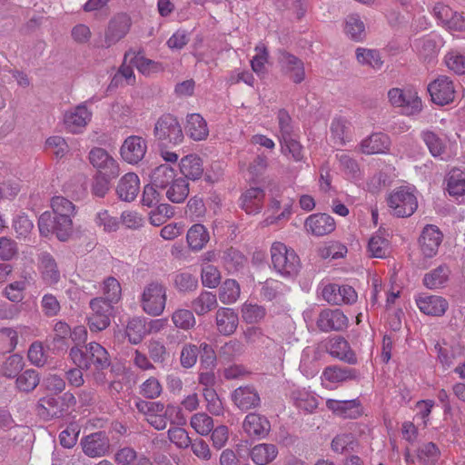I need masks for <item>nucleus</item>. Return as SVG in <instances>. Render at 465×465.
Instances as JSON below:
<instances>
[{"mask_svg": "<svg viewBox=\"0 0 465 465\" xmlns=\"http://www.w3.org/2000/svg\"><path fill=\"white\" fill-rule=\"evenodd\" d=\"M50 206L52 213L45 212L38 219V228L41 235L48 237L55 235L61 241L70 239L74 232L73 218L76 214V206L64 196H54Z\"/></svg>", "mask_w": 465, "mask_h": 465, "instance_id": "nucleus-1", "label": "nucleus"}, {"mask_svg": "<svg viewBox=\"0 0 465 465\" xmlns=\"http://www.w3.org/2000/svg\"><path fill=\"white\" fill-rule=\"evenodd\" d=\"M135 406L138 411L144 415L147 422L158 430H164L168 420L178 425H183L186 422L182 410L178 406L169 404L165 407L159 401L142 400L137 401Z\"/></svg>", "mask_w": 465, "mask_h": 465, "instance_id": "nucleus-2", "label": "nucleus"}, {"mask_svg": "<svg viewBox=\"0 0 465 465\" xmlns=\"http://www.w3.org/2000/svg\"><path fill=\"white\" fill-rule=\"evenodd\" d=\"M69 356L72 361L81 369L100 371L110 365L107 351L97 342H90L85 351L73 347Z\"/></svg>", "mask_w": 465, "mask_h": 465, "instance_id": "nucleus-3", "label": "nucleus"}, {"mask_svg": "<svg viewBox=\"0 0 465 465\" xmlns=\"http://www.w3.org/2000/svg\"><path fill=\"white\" fill-rule=\"evenodd\" d=\"M386 202L393 216L410 217L418 208L417 190L410 185L396 187L388 193Z\"/></svg>", "mask_w": 465, "mask_h": 465, "instance_id": "nucleus-4", "label": "nucleus"}, {"mask_svg": "<svg viewBox=\"0 0 465 465\" xmlns=\"http://www.w3.org/2000/svg\"><path fill=\"white\" fill-rule=\"evenodd\" d=\"M271 260L273 269L283 277H293L298 274L301 262L295 251L281 242L271 246Z\"/></svg>", "mask_w": 465, "mask_h": 465, "instance_id": "nucleus-5", "label": "nucleus"}, {"mask_svg": "<svg viewBox=\"0 0 465 465\" xmlns=\"http://www.w3.org/2000/svg\"><path fill=\"white\" fill-rule=\"evenodd\" d=\"M142 310L148 315L160 316L165 310L167 287L160 282L147 283L139 298Z\"/></svg>", "mask_w": 465, "mask_h": 465, "instance_id": "nucleus-6", "label": "nucleus"}, {"mask_svg": "<svg viewBox=\"0 0 465 465\" xmlns=\"http://www.w3.org/2000/svg\"><path fill=\"white\" fill-rule=\"evenodd\" d=\"M153 135L164 146L177 145L183 141V133L176 117L163 114L155 123Z\"/></svg>", "mask_w": 465, "mask_h": 465, "instance_id": "nucleus-7", "label": "nucleus"}, {"mask_svg": "<svg viewBox=\"0 0 465 465\" xmlns=\"http://www.w3.org/2000/svg\"><path fill=\"white\" fill-rule=\"evenodd\" d=\"M390 103L396 107H401L406 115H415L421 112L422 102L414 87L392 88L388 92Z\"/></svg>", "mask_w": 465, "mask_h": 465, "instance_id": "nucleus-8", "label": "nucleus"}, {"mask_svg": "<svg viewBox=\"0 0 465 465\" xmlns=\"http://www.w3.org/2000/svg\"><path fill=\"white\" fill-rule=\"evenodd\" d=\"M90 104V101H84L68 108L64 113L63 122L68 133L80 134L85 131L93 118V112L89 106Z\"/></svg>", "mask_w": 465, "mask_h": 465, "instance_id": "nucleus-9", "label": "nucleus"}, {"mask_svg": "<svg viewBox=\"0 0 465 465\" xmlns=\"http://www.w3.org/2000/svg\"><path fill=\"white\" fill-rule=\"evenodd\" d=\"M89 307L91 312L87 315V321L91 331L105 330L110 325L113 305L102 297H96L90 301Z\"/></svg>", "mask_w": 465, "mask_h": 465, "instance_id": "nucleus-10", "label": "nucleus"}, {"mask_svg": "<svg viewBox=\"0 0 465 465\" xmlns=\"http://www.w3.org/2000/svg\"><path fill=\"white\" fill-rule=\"evenodd\" d=\"M90 163L101 173L115 178L120 173L119 164L108 152L101 147H94L89 153Z\"/></svg>", "mask_w": 465, "mask_h": 465, "instance_id": "nucleus-11", "label": "nucleus"}, {"mask_svg": "<svg viewBox=\"0 0 465 465\" xmlns=\"http://www.w3.org/2000/svg\"><path fill=\"white\" fill-rule=\"evenodd\" d=\"M433 14L441 25L450 32H461L465 29L463 15L449 5L437 4L433 8Z\"/></svg>", "mask_w": 465, "mask_h": 465, "instance_id": "nucleus-12", "label": "nucleus"}, {"mask_svg": "<svg viewBox=\"0 0 465 465\" xmlns=\"http://www.w3.org/2000/svg\"><path fill=\"white\" fill-rule=\"evenodd\" d=\"M146 151V141L141 136L131 135L123 143L120 154L124 162L136 164L144 157Z\"/></svg>", "mask_w": 465, "mask_h": 465, "instance_id": "nucleus-13", "label": "nucleus"}, {"mask_svg": "<svg viewBox=\"0 0 465 465\" xmlns=\"http://www.w3.org/2000/svg\"><path fill=\"white\" fill-rule=\"evenodd\" d=\"M433 103L448 104L454 100L455 89L452 81L447 76H440L428 85Z\"/></svg>", "mask_w": 465, "mask_h": 465, "instance_id": "nucleus-14", "label": "nucleus"}, {"mask_svg": "<svg viewBox=\"0 0 465 465\" xmlns=\"http://www.w3.org/2000/svg\"><path fill=\"white\" fill-rule=\"evenodd\" d=\"M442 239L443 234L436 225H426L419 238V246L421 253L428 258L434 257L438 253Z\"/></svg>", "mask_w": 465, "mask_h": 465, "instance_id": "nucleus-15", "label": "nucleus"}, {"mask_svg": "<svg viewBox=\"0 0 465 465\" xmlns=\"http://www.w3.org/2000/svg\"><path fill=\"white\" fill-rule=\"evenodd\" d=\"M83 451L91 458L106 455L110 450V440L104 432L92 433L81 440Z\"/></svg>", "mask_w": 465, "mask_h": 465, "instance_id": "nucleus-16", "label": "nucleus"}, {"mask_svg": "<svg viewBox=\"0 0 465 465\" xmlns=\"http://www.w3.org/2000/svg\"><path fill=\"white\" fill-rule=\"evenodd\" d=\"M130 26L131 19L127 15L120 14L114 16L105 31L104 46L108 48L119 42L129 32Z\"/></svg>", "mask_w": 465, "mask_h": 465, "instance_id": "nucleus-17", "label": "nucleus"}, {"mask_svg": "<svg viewBox=\"0 0 465 465\" xmlns=\"http://www.w3.org/2000/svg\"><path fill=\"white\" fill-rule=\"evenodd\" d=\"M334 219L326 213H313L308 216L304 222L305 231L316 237L330 234L335 230Z\"/></svg>", "mask_w": 465, "mask_h": 465, "instance_id": "nucleus-18", "label": "nucleus"}, {"mask_svg": "<svg viewBox=\"0 0 465 465\" xmlns=\"http://www.w3.org/2000/svg\"><path fill=\"white\" fill-rule=\"evenodd\" d=\"M232 401L238 409L243 411L255 409L261 403L257 390L251 385L236 388L232 393Z\"/></svg>", "mask_w": 465, "mask_h": 465, "instance_id": "nucleus-19", "label": "nucleus"}, {"mask_svg": "<svg viewBox=\"0 0 465 465\" xmlns=\"http://www.w3.org/2000/svg\"><path fill=\"white\" fill-rule=\"evenodd\" d=\"M415 301L419 310L430 316H442L449 308L447 300L439 295L420 294Z\"/></svg>", "mask_w": 465, "mask_h": 465, "instance_id": "nucleus-20", "label": "nucleus"}, {"mask_svg": "<svg viewBox=\"0 0 465 465\" xmlns=\"http://www.w3.org/2000/svg\"><path fill=\"white\" fill-rule=\"evenodd\" d=\"M242 428L249 437L262 439L269 434L271 423L265 416L252 412L245 416Z\"/></svg>", "mask_w": 465, "mask_h": 465, "instance_id": "nucleus-21", "label": "nucleus"}, {"mask_svg": "<svg viewBox=\"0 0 465 465\" xmlns=\"http://www.w3.org/2000/svg\"><path fill=\"white\" fill-rule=\"evenodd\" d=\"M140 191V179L134 173H127L117 183L115 193L124 202L131 203L135 200Z\"/></svg>", "mask_w": 465, "mask_h": 465, "instance_id": "nucleus-22", "label": "nucleus"}, {"mask_svg": "<svg viewBox=\"0 0 465 465\" xmlns=\"http://www.w3.org/2000/svg\"><path fill=\"white\" fill-rule=\"evenodd\" d=\"M347 317L339 309H326L321 312L317 326L322 331H341L347 326Z\"/></svg>", "mask_w": 465, "mask_h": 465, "instance_id": "nucleus-23", "label": "nucleus"}, {"mask_svg": "<svg viewBox=\"0 0 465 465\" xmlns=\"http://www.w3.org/2000/svg\"><path fill=\"white\" fill-rule=\"evenodd\" d=\"M239 324L238 313L232 308L221 307L215 313V325L222 335H232Z\"/></svg>", "mask_w": 465, "mask_h": 465, "instance_id": "nucleus-24", "label": "nucleus"}, {"mask_svg": "<svg viewBox=\"0 0 465 465\" xmlns=\"http://www.w3.org/2000/svg\"><path fill=\"white\" fill-rule=\"evenodd\" d=\"M326 407L336 416L343 419H357L362 414V409L357 400L337 401L329 399Z\"/></svg>", "mask_w": 465, "mask_h": 465, "instance_id": "nucleus-25", "label": "nucleus"}, {"mask_svg": "<svg viewBox=\"0 0 465 465\" xmlns=\"http://www.w3.org/2000/svg\"><path fill=\"white\" fill-rule=\"evenodd\" d=\"M391 144L389 135L383 133H373L361 142L360 147L361 153L365 154L387 153Z\"/></svg>", "mask_w": 465, "mask_h": 465, "instance_id": "nucleus-26", "label": "nucleus"}, {"mask_svg": "<svg viewBox=\"0 0 465 465\" xmlns=\"http://www.w3.org/2000/svg\"><path fill=\"white\" fill-rule=\"evenodd\" d=\"M442 39L436 35H429L415 41V49L425 61L434 59L442 46Z\"/></svg>", "mask_w": 465, "mask_h": 465, "instance_id": "nucleus-27", "label": "nucleus"}, {"mask_svg": "<svg viewBox=\"0 0 465 465\" xmlns=\"http://www.w3.org/2000/svg\"><path fill=\"white\" fill-rule=\"evenodd\" d=\"M282 68L289 74L290 78L296 84L304 80L305 72L303 63L296 56L282 52L279 56Z\"/></svg>", "mask_w": 465, "mask_h": 465, "instance_id": "nucleus-28", "label": "nucleus"}, {"mask_svg": "<svg viewBox=\"0 0 465 465\" xmlns=\"http://www.w3.org/2000/svg\"><path fill=\"white\" fill-rule=\"evenodd\" d=\"M185 131L193 141H204L209 135L205 119L200 114H190L186 116Z\"/></svg>", "mask_w": 465, "mask_h": 465, "instance_id": "nucleus-29", "label": "nucleus"}, {"mask_svg": "<svg viewBox=\"0 0 465 465\" xmlns=\"http://www.w3.org/2000/svg\"><path fill=\"white\" fill-rule=\"evenodd\" d=\"M125 60H129L133 66H135L141 74L146 76H151L163 70L161 63L148 59L141 53L128 52L125 54Z\"/></svg>", "mask_w": 465, "mask_h": 465, "instance_id": "nucleus-30", "label": "nucleus"}, {"mask_svg": "<svg viewBox=\"0 0 465 465\" xmlns=\"http://www.w3.org/2000/svg\"><path fill=\"white\" fill-rule=\"evenodd\" d=\"M264 196L263 190L252 187L242 193L241 206L248 214L258 213L262 209Z\"/></svg>", "mask_w": 465, "mask_h": 465, "instance_id": "nucleus-31", "label": "nucleus"}, {"mask_svg": "<svg viewBox=\"0 0 465 465\" xmlns=\"http://www.w3.org/2000/svg\"><path fill=\"white\" fill-rule=\"evenodd\" d=\"M420 137L433 157L441 160L450 157L446 143L437 134L430 130H424L420 133Z\"/></svg>", "mask_w": 465, "mask_h": 465, "instance_id": "nucleus-32", "label": "nucleus"}, {"mask_svg": "<svg viewBox=\"0 0 465 465\" xmlns=\"http://www.w3.org/2000/svg\"><path fill=\"white\" fill-rule=\"evenodd\" d=\"M328 351L331 356L349 364L357 363L355 353L351 350L348 341L341 337H335L330 340Z\"/></svg>", "mask_w": 465, "mask_h": 465, "instance_id": "nucleus-33", "label": "nucleus"}, {"mask_svg": "<svg viewBox=\"0 0 465 465\" xmlns=\"http://www.w3.org/2000/svg\"><path fill=\"white\" fill-rule=\"evenodd\" d=\"M343 31L351 40L360 42L366 37V25L357 13L348 15L344 19Z\"/></svg>", "mask_w": 465, "mask_h": 465, "instance_id": "nucleus-34", "label": "nucleus"}, {"mask_svg": "<svg viewBox=\"0 0 465 465\" xmlns=\"http://www.w3.org/2000/svg\"><path fill=\"white\" fill-rule=\"evenodd\" d=\"M450 272L448 265L440 264L425 273L423 284L430 290L444 288L450 280Z\"/></svg>", "mask_w": 465, "mask_h": 465, "instance_id": "nucleus-35", "label": "nucleus"}, {"mask_svg": "<svg viewBox=\"0 0 465 465\" xmlns=\"http://www.w3.org/2000/svg\"><path fill=\"white\" fill-rule=\"evenodd\" d=\"M291 399L299 410L306 413H312L318 407L316 395L305 388L292 391Z\"/></svg>", "mask_w": 465, "mask_h": 465, "instance_id": "nucleus-36", "label": "nucleus"}, {"mask_svg": "<svg viewBox=\"0 0 465 465\" xmlns=\"http://www.w3.org/2000/svg\"><path fill=\"white\" fill-rule=\"evenodd\" d=\"M355 58L359 64L370 67L375 71L381 70L383 65L382 57L377 49L357 47Z\"/></svg>", "mask_w": 465, "mask_h": 465, "instance_id": "nucleus-37", "label": "nucleus"}, {"mask_svg": "<svg viewBox=\"0 0 465 465\" xmlns=\"http://www.w3.org/2000/svg\"><path fill=\"white\" fill-rule=\"evenodd\" d=\"M278 455V449L274 444L260 443L250 451V457L256 465H267Z\"/></svg>", "mask_w": 465, "mask_h": 465, "instance_id": "nucleus-38", "label": "nucleus"}, {"mask_svg": "<svg viewBox=\"0 0 465 465\" xmlns=\"http://www.w3.org/2000/svg\"><path fill=\"white\" fill-rule=\"evenodd\" d=\"M180 170L187 179H200L203 173V161L196 154L186 155L181 159Z\"/></svg>", "mask_w": 465, "mask_h": 465, "instance_id": "nucleus-39", "label": "nucleus"}, {"mask_svg": "<svg viewBox=\"0 0 465 465\" xmlns=\"http://www.w3.org/2000/svg\"><path fill=\"white\" fill-rule=\"evenodd\" d=\"M218 307L217 297L207 291L202 292L192 301L191 308L198 316L205 315Z\"/></svg>", "mask_w": 465, "mask_h": 465, "instance_id": "nucleus-40", "label": "nucleus"}, {"mask_svg": "<svg viewBox=\"0 0 465 465\" xmlns=\"http://www.w3.org/2000/svg\"><path fill=\"white\" fill-rule=\"evenodd\" d=\"M367 252L371 258L385 259L390 255V242L381 232H377L370 238Z\"/></svg>", "mask_w": 465, "mask_h": 465, "instance_id": "nucleus-41", "label": "nucleus"}, {"mask_svg": "<svg viewBox=\"0 0 465 465\" xmlns=\"http://www.w3.org/2000/svg\"><path fill=\"white\" fill-rule=\"evenodd\" d=\"M40 271L44 282L48 285H54L60 280V272L56 262L49 253L41 254Z\"/></svg>", "mask_w": 465, "mask_h": 465, "instance_id": "nucleus-42", "label": "nucleus"}, {"mask_svg": "<svg viewBox=\"0 0 465 465\" xmlns=\"http://www.w3.org/2000/svg\"><path fill=\"white\" fill-rule=\"evenodd\" d=\"M175 170L167 163L153 169L151 174L152 183L161 189H165L176 179Z\"/></svg>", "mask_w": 465, "mask_h": 465, "instance_id": "nucleus-43", "label": "nucleus"}, {"mask_svg": "<svg viewBox=\"0 0 465 465\" xmlns=\"http://www.w3.org/2000/svg\"><path fill=\"white\" fill-rule=\"evenodd\" d=\"M186 239L193 251H201L209 242L210 235L203 224L196 223L188 230Z\"/></svg>", "mask_w": 465, "mask_h": 465, "instance_id": "nucleus-44", "label": "nucleus"}, {"mask_svg": "<svg viewBox=\"0 0 465 465\" xmlns=\"http://www.w3.org/2000/svg\"><path fill=\"white\" fill-rule=\"evenodd\" d=\"M322 377L323 381L339 383L355 380L358 377V372L354 369L332 366L326 368Z\"/></svg>", "mask_w": 465, "mask_h": 465, "instance_id": "nucleus-45", "label": "nucleus"}, {"mask_svg": "<svg viewBox=\"0 0 465 465\" xmlns=\"http://www.w3.org/2000/svg\"><path fill=\"white\" fill-rule=\"evenodd\" d=\"M351 124L345 118H334L331 124V134L335 143L345 144L351 140Z\"/></svg>", "mask_w": 465, "mask_h": 465, "instance_id": "nucleus-46", "label": "nucleus"}, {"mask_svg": "<svg viewBox=\"0 0 465 465\" xmlns=\"http://www.w3.org/2000/svg\"><path fill=\"white\" fill-rule=\"evenodd\" d=\"M165 190V195L169 201L180 203H183L189 194V184L183 177H176Z\"/></svg>", "mask_w": 465, "mask_h": 465, "instance_id": "nucleus-47", "label": "nucleus"}, {"mask_svg": "<svg viewBox=\"0 0 465 465\" xmlns=\"http://www.w3.org/2000/svg\"><path fill=\"white\" fill-rule=\"evenodd\" d=\"M240 294V284L232 279L225 280L219 288V299L222 303L226 305L236 302Z\"/></svg>", "mask_w": 465, "mask_h": 465, "instance_id": "nucleus-48", "label": "nucleus"}, {"mask_svg": "<svg viewBox=\"0 0 465 465\" xmlns=\"http://www.w3.org/2000/svg\"><path fill=\"white\" fill-rule=\"evenodd\" d=\"M300 370L306 377H313L318 373L319 365L315 349L307 347L302 351Z\"/></svg>", "mask_w": 465, "mask_h": 465, "instance_id": "nucleus-49", "label": "nucleus"}, {"mask_svg": "<svg viewBox=\"0 0 465 465\" xmlns=\"http://www.w3.org/2000/svg\"><path fill=\"white\" fill-rule=\"evenodd\" d=\"M125 332L131 343H139L147 334L145 320L140 317L129 320Z\"/></svg>", "mask_w": 465, "mask_h": 465, "instance_id": "nucleus-50", "label": "nucleus"}, {"mask_svg": "<svg viewBox=\"0 0 465 465\" xmlns=\"http://www.w3.org/2000/svg\"><path fill=\"white\" fill-rule=\"evenodd\" d=\"M190 426L197 434L207 436L214 427L213 419L205 412H197L191 417Z\"/></svg>", "mask_w": 465, "mask_h": 465, "instance_id": "nucleus-51", "label": "nucleus"}, {"mask_svg": "<svg viewBox=\"0 0 465 465\" xmlns=\"http://www.w3.org/2000/svg\"><path fill=\"white\" fill-rule=\"evenodd\" d=\"M102 291L104 296L103 299L110 304L116 303L121 299V284L114 277H107L104 279L102 285Z\"/></svg>", "mask_w": 465, "mask_h": 465, "instance_id": "nucleus-52", "label": "nucleus"}, {"mask_svg": "<svg viewBox=\"0 0 465 465\" xmlns=\"http://www.w3.org/2000/svg\"><path fill=\"white\" fill-rule=\"evenodd\" d=\"M38 413L45 418L62 416L63 410L59 408V399L52 396L42 398L38 405Z\"/></svg>", "mask_w": 465, "mask_h": 465, "instance_id": "nucleus-53", "label": "nucleus"}, {"mask_svg": "<svg viewBox=\"0 0 465 465\" xmlns=\"http://www.w3.org/2000/svg\"><path fill=\"white\" fill-rule=\"evenodd\" d=\"M447 190L452 196H462L465 193V174L460 170L450 173L447 183Z\"/></svg>", "mask_w": 465, "mask_h": 465, "instance_id": "nucleus-54", "label": "nucleus"}, {"mask_svg": "<svg viewBox=\"0 0 465 465\" xmlns=\"http://www.w3.org/2000/svg\"><path fill=\"white\" fill-rule=\"evenodd\" d=\"M223 262L229 272H234L243 267L246 258L239 251L231 248L223 252Z\"/></svg>", "mask_w": 465, "mask_h": 465, "instance_id": "nucleus-55", "label": "nucleus"}, {"mask_svg": "<svg viewBox=\"0 0 465 465\" xmlns=\"http://www.w3.org/2000/svg\"><path fill=\"white\" fill-rule=\"evenodd\" d=\"M282 153L283 154L290 153L292 159L296 162H300L303 158L302 146L296 140L294 135L280 138Z\"/></svg>", "mask_w": 465, "mask_h": 465, "instance_id": "nucleus-56", "label": "nucleus"}, {"mask_svg": "<svg viewBox=\"0 0 465 465\" xmlns=\"http://www.w3.org/2000/svg\"><path fill=\"white\" fill-rule=\"evenodd\" d=\"M241 313L245 322L257 323L264 318L266 312L262 306L244 302L241 307Z\"/></svg>", "mask_w": 465, "mask_h": 465, "instance_id": "nucleus-57", "label": "nucleus"}, {"mask_svg": "<svg viewBox=\"0 0 465 465\" xmlns=\"http://www.w3.org/2000/svg\"><path fill=\"white\" fill-rule=\"evenodd\" d=\"M172 322L175 327L183 330H189L196 323L193 310L187 309L175 310L172 314Z\"/></svg>", "mask_w": 465, "mask_h": 465, "instance_id": "nucleus-58", "label": "nucleus"}, {"mask_svg": "<svg viewBox=\"0 0 465 465\" xmlns=\"http://www.w3.org/2000/svg\"><path fill=\"white\" fill-rule=\"evenodd\" d=\"M347 247L339 242H330L321 246L318 254L322 259H339L345 256Z\"/></svg>", "mask_w": 465, "mask_h": 465, "instance_id": "nucleus-59", "label": "nucleus"}, {"mask_svg": "<svg viewBox=\"0 0 465 465\" xmlns=\"http://www.w3.org/2000/svg\"><path fill=\"white\" fill-rule=\"evenodd\" d=\"M203 396L206 401L207 411L215 416L223 413V406L214 388L203 389Z\"/></svg>", "mask_w": 465, "mask_h": 465, "instance_id": "nucleus-60", "label": "nucleus"}, {"mask_svg": "<svg viewBox=\"0 0 465 465\" xmlns=\"http://www.w3.org/2000/svg\"><path fill=\"white\" fill-rule=\"evenodd\" d=\"M39 374L35 370H26L16 379V386L22 391H31L39 383Z\"/></svg>", "mask_w": 465, "mask_h": 465, "instance_id": "nucleus-61", "label": "nucleus"}, {"mask_svg": "<svg viewBox=\"0 0 465 465\" xmlns=\"http://www.w3.org/2000/svg\"><path fill=\"white\" fill-rule=\"evenodd\" d=\"M355 437L352 433L344 432L336 435L331 443V448L334 452L343 453L350 450H353Z\"/></svg>", "mask_w": 465, "mask_h": 465, "instance_id": "nucleus-62", "label": "nucleus"}, {"mask_svg": "<svg viewBox=\"0 0 465 465\" xmlns=\"http://www.w3.org/2000/svg\"><path fill=\"white\" fill-rule=\"evenodd\" d=\"M94 223L106 232H115L119 228L117 218L110 215L107 210H100L97 212L94 217Z\"/></svg>", "mask_w": 465, "mask_h": 465, "instance_id": "nucleus-63", "label": "nucleus"}, {"mask_svg": "<svg viewBox=\"0 0 465 465\" xmlns=\"http://www.w3.org/2000/svg\"><path fill=\"white\" fill-rule=\"evenodd\" d=\"M445 63L449 69L456 74L465 73V55L458 50H451L445 56Z\"/></svg>", "mask_w": 465, "mask_h": 465, "instance_id": "nucleus-64", "label": "nucleus"}]
</instances>
